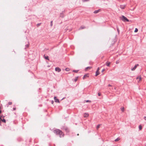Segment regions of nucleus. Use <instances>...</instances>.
Here are the masks:
<instances>
[{"instance_id":"f257e3e1","label":"nucleus","mask_w":146,"mask_h":146,"mask_svg":"<svg viewBox=\"0 0 146 146\" xmlns=\"http://www.w3.org/2000/svg\"><path fill=\"white\" fill-rule=\"evenodd\" d=\"M54 132L56 134H58L60 137H63L64 136V134L63 132L59 129H56L54 131Z\"/></svg>"},{"instance_id":"f03ea898","label":"nucleus","mask_w":146,"mask_h":146,"mask_svg":"<svg viewBox=\"0 0 146 146\" xmlns=\"http://www.w3.org/2000/svg\"><path fill=\"white\" fill-rule=\"evenodd\" d=\"M120 19L124 22L126 21L127 22L129 21V20L126 17L123 15L122 16V17H120Z\"/></svg>"},{"instance_id":"7ed1b4c3","label":"nucleus","mask_w":146,"mask_h":146,"mask_svg":"<svg viewBox=\"0 0 146 146\" xmlns=\"http://www.w3.org/2000/svg\"><path fill=\"white\" fill-rule=\"evenodd\" d=\"M139 66L138 64H137L135 65L133 68H131V70H132V71L135 70L136 68L137 67V66Z\"/></svg>"},{"instance_id":"20e7f679","label":"nucleus","mask_w":146,"mask_h":146,"mask_svg":"<svg viewBox=\"0 0 146 146\" xmlns=\"http://www.w3.org/2000/svg\"><path fill=\"white\" fill-rule=\"evenodd\" d=\"M54 99L55 102H58V103L60 102L59 100L58 99H57L56 97H55V96L54 97Z\"/></svg>"},{"instance_id":"39448f33","label":"nucleus","mask_w":146,"mask_h":146,"mask_svg":"<svg viewBox=\"0 0 146 146\" xmlns=\"http://www.w3.org/2000/svg\"><path fill=\"white\" fill-rule=\"evenodd\" d=\"M55 70L56 71H57L58 72H59L61 71V69L58 67L56 68Z\"/></svg>"},{"instance_id":"423d86ee","label":"nucleus","mask_w":146,"mask_h":146,"mask_svg":"<svg viewBox=\"0 0 146 146\" xmlns=\"http://www.w3.org/2000/svg\"><path fill=\"white\" fill-rule=\"evenodd\" d=\"M136 79L138 80V82H139L141 79V77L140 76H139Z\"/></svg>"},{"instance_id":"0eeeda50","label":"nucleus","mask_w":146,"mask_h":146,"mask_svg":"<svg viewBox=\"0 0 146 146\" xmlns=\"http://www.w3.org/2000/svg\"><path fill=\"white\" fill-rule=\"evenodd\" d=\"M89 114L87 113H85L84 114V117H86L88 116Z\"/></svg>"},{"instance_id":"6e6552de","label":"nucleus","mask_w":146,"mask_h":146,"mask_svg":"<svg viewBox=\"0 0 146 146\" xmlns=\"http://www.w3.org/2000/svg\"><path fill=\"white\" fill-rule=\"evenodd\" d=\"M125 7V5H121L120 6V7L122 9H124Z\"/></svg>"},{"instance_id":"1a4fd4ad","label":"nucleus","mask_w":146,"mask_h":146,"mask_svg":"<svg viewBox=\"0 0 146 146\" xmlns=\"http://www.w3.org/2000/svg\"><path fill=\"white\" fill-rule=\"evenodd\" d=\"M100 9L98 10H96V11H95L94 12V13H98L100 11Z\"/></svg>"},{"instance_id":"9d476101","label":"nucleus","mask_w":146,"mask_h":146,"mask_svg":"<svg viewBox=\"0 0 146 146\" xmlns=\"http://www.w3.org/2000/svg\"><path fill=\"white\" fill-rule=\"evenodd\" d=\"M110 64V62H107L106 63V65L107 66H109Z\"/></svg>"},{"instance_id":"9b49d317","label":"nucleus","mask_w":146,"mask_h":146,"mask_svg":"<svg viewBox=\"0 0 146 146\" xmlns=\"http://www.w3.org/2000/svg\"><path fill=\"white\" fill-rule=\"evenodd\" d=\"M85 28V26H81L80 29H84V28Z\"/></svg>"},{"instance_id":"f8f14e48","label":"nucleus","mask_w":146,"mask_h":146,"mask_svg":"<svg viewBox=\"0 0 146 146\" xmlns=\"http://www.w3.org/2000/svg\"><path fill=\"white\" fill-rule=\"evenodd\" d=\"M99 74V72L96 71V76H97Z\"/></svg>"},{"instance_id":"ddd939ff","label":"nucleus","mask_w":146,"mask_h":146,"mask_svg":"<svg viewBox=\"0 0 146 146\" xmlns=\"http://www.w3.org/2000/svg\"><path fill=\"white\" fill-rule=\"evenodd\" d=\"M139 130H141L142 128V126L141 125H139Z\"/></svg>"},{"instance_id":"4468645a","label":"nucleus","mask_w":146,"mask_h":146,"mask_svg":"<svg viewBox=\"0 0 146 146\" xmlns=\"http://www.w3.org/2000/svg\"><path fill=\"white\" fill-rule=\"evenodd\" d=\"M87 77H88V76L87 75H85L83 77V79H84L85 78Z\"/></svg>"},{"instance_id":"2eb2a0df","label":"nucleus","mask_w":146,"mask_h":146,"mask_svg":"<svg viewBox=\"0 0 146 146\" xmlns=\"http://www.w3.org/2000/svg\"><path fill=\"white\" fill-rule=\"evenodd\" d=\"M121 110L122 112H123L124 110V107L122 108H121Z\"/></svg>"},{"instance_id":"dca6fc26","label":"nucleus","mask_w":146,"mask_h":146,"mask_svg":"<svg viewBox=\"0 0 146 146\" xmlns=\"http://www.w3.org/2000/svg\"><path fill=\"white\" fill-rule=\"evenodd\" d=\"M70 70V69L68 68H66L65 69V70L67 71H69Z\"/></svg>"},{"instance_id":"f3484780","label":"nucleus","mask_w":146,"mask_h":146,"mask_svg":"<svg viewBox=\"0 0 146 146\" xmlns=\"http://www.w3.org/2000/svg\"><path fill=\"white\" fill-rule=\"evenodd\" d=\"M119 140H120V138H118L117 139H115V141H117Z\"/></svg>"},{"instance_id":"a211bd4d","label":"nucleus","mask_w":146,"mask_h":146,"mask_svg":"<svg viewBox=\"0 0 146 146\" xmlns=\"http://www.w3.org/2000/svg\"><path fill=\"white\" fill-rule=\"evenodd\" d=\"M138 31V29L137 28H135V30L134 31V32L135 33L137 32Z\"/></svg>"},{"instance_id":"6ab92c4d","label":"nucleus","mask_w":146,"mask_h":146,"mask_svg":"<svg viewBox=\"0 0 146 146\" xmlns=\"http://www.w3.org/2000/svg\"><path fill=\"white\" fill-rule=\"evenodd\" d=\"M45 58L47 60H49L48 57V56H45Z\"/></svg>"},{"instance_id":"aec40b11","label":"nucleus","mask_w":146,"mask_h":146,"mask_svg":"<svg viewBox=\"0 0 146 146\" xmlns=\"http://www.w3.org/2000/svg\"><path fill=\"white\" fill-rule=\"evenodd\" d=\"M1 119V120L2 121L4 122V123H5L6 122V120L5 119Z\"/></svg>"},{"instance_id":"412c9836","label":"nucleus","mask_w":146,"mask_h":146,"mask_svg":"<svg viewBox=\"0 0 146 146\" xmlns=\"http://www.w3.org/2000/svg\"><path fill=\"white\" fill-rule=\"evenodd\" d=\"M100 126V125H97V127H96L97 129H98L99 128Z\"/></svg>"},{"instance_id":"4be33fe9","label":"nucleus","mask_w":146,"mask_h":146,"mask_svg":"<svg viewBox=\"0 0 146 146\" xmlns=\"http://www.w3.org/2000/svg\"><path fill=\"white\" fill-rule=\"evenodd\" d=\"M73 72L77 73L78 72V70H73Z\"/></svg>"},{"instance_id":"5701e85b","label":"nucleus","mask_w":146,"mask_h":146,"mask_svg":"<svg viewBox=\"0 0 146 146\" xmlns=\"http://www.w3.org/2000/svg\"><path fill=\"white\" fill-rule=\"evenodd\" d=\"M86 102H91V101L89 100H87L86 101Z\"/></svg>"},{"instance_id":"b1692460","label":"nucleus","mask_w":146,"mask_h":146,"mask_svg":"<svg viewBox=\"0 0 146 146\" xmlns=\"http://www.w3.org/2000/svg\"><path fill=\"white\" fill-rule=\"evenodd\" d=\"M12 104V102H8V104L9 105H11Z\"/></svg>"},{"instance_id":"393cba45","label":"nucleus","mask_w":146,"mask_h":146,"mask_svg":"<svg viewBox=\"0 0 146 146\" xmlns=\"http://www.w3.org/2000/svg\"><path fill=\"white\" fill-rule=\"evenodd\" d=\"M91 68V67H87L86 68V69H90V68Z\"/></svg>"},{"instance_id":"a878e982","label":"nucleus","mask_w":146,"mask_h":146,"mask_svg":"<svg viewBox=\"0 0 146 146\" xmlns=\"http://www.w3.org/2000/svg\"><path fill=\"white\" fill-rule=\"evenodd\" d=\"M50 25L51 26H52V21H51L50 23Z\"/></svg>"},{"instance_id":"bb28decb","label":"nucleus","mask_w":146,"mask_h":146,"mask_svg":"<svg viewBox=\"0 0 146 146\" xmlns=\"http://www.w3.org/2000/svg\"><path fill=\"white\" fill-rule=\"evenodd\" d=\"M82 1H83L84 2V1H89V0H82Z\"/></svg>"},{"instance_id":"cd10ccee","label":"nucleus","mask_w":146,"mask_h":146,"mask_svg":"<svg viewBox=\"0 0 146 146\" xmlns=\"http://www.w3.org/2000/svg\"><path fill=\"white\" fill-rule=\"evenodd\" d=\"M101 95V94L100 93H98V95L99 96H100Z\"/></svg>"},{"instance_id":"c85d7f7f","label":"nucleus","mask_w":146,"mask_h":146,"mask_svg":"<svg viewBox=\"0 0 146 146\" xmlns=\"http://www.w3.org/2000/svg\"><path fill=\"white\" fill-rule=\"evenodd\" d=\"M99 69H100L99 68V67L98 68H97V71H99Z\"/></svg>"},{"instance_id":"c756f323","label":"nucleus","mask_w":146,"mask_h":146,"mask_svg":"<svg viewBox=\"0 0 146 146\" xmlns=\"http://www.w3.org/2000/svg\"><path fill=\"white\" fill-rule=\"evenodd\" d=\"M119 63V61H116V64H117Z\"/></svg>"},{"instance_id":"7c9ffc66","label":"nucleus","mask_w":146,"mask_h":146,"mask_svg":"<svg viewBox=\"0 0 146 146\" xmlns=\"http://www.w3.org/2000/svg\"><path fill=\"white\" fill-rule=\"evenodd\" d=\"M117 30L118 32H119V30L118 28H117Z\"/></svg>"},{"instance_id":"2f4dec72","label":"nucleus","mask_w":146,"mask_h":146,"mask_svg":"<svg viewBox=\"0 0 146 146\" xmlns=\"http://www.w3.org/2000/svg\"><path fill=\"white\" fill-rule=\"evenodd\" d=\"M144 118L145 120H146V117H144Z\"/></svg>"},{"instance_id":"473e14b6","label":"nucleus","mask_w":146,"mask_h":146,"mask_svg":"<svg viewBox=\"0 0 146 146\" xmlns=\"http://www.w3.org/2000/svg\"><path fill=\"white\" fill-rule=\"evenodd\" d=\"M26 46L27 47H29V45H28V44H27L26 45Z\"/></svg>"},{"instance_id":"72a5a7b5","label":"nucleus","mask_w":146,"mask_h":146,"mask_svg":"<svg viewBox=\"0 0 146 146\" xmlns=\"http://www.w3.org/2000/svg\"><path fill=\"white\" fill-rule=\"evenodd\" d=\"M105 70L104 69H103L102 70V72H103Z\"/></svg>"},{"instance_id":"f704fd0d","label":"nucleus","mask_w":146,"mask_h":146,"mask_svg":"<svg viewBox=\"0 0 146 146\" xmlns=\"http://www.w3.org/2000/svg\"><path fill=\"white\" fill-rule=\"evenodd\" d=\"M108 86H111V85H110V84H109V85H108Z\"/></svg>"},{"instance_id":"c9c22d12","label":"nucleus","mask_w":146,"mask_h":146,"mask_svg":"<svg viewBox=\"0 0 146 146\" xmlns=\"http://www.w3.org/2000/svg\"><path fill=\"white\" fill-rule=\"evenodd\" d=\"M40 23H39V24H37V25H38V26H39V25H40Z\"/></svg>"},{"instance_id":"e433bc0d","label":"nucleus","mask_w":146,"mask_h":146,"mask_svg":"<svg viewBox=\"0 0 146 146\" xmlns=\"http://www.w3.org/2000/svg\"><path fill=\"white\" fill-rule=\"evenodd\" d=\"M51 102H52V104H53V103H54L53 101H52Z\"/></svg>"},{"instance_id":"4c0bfd02","label":"nucleus","mask_w":146,"mask_h":146,"mask_svg":"<svg viewBox=\"0 0 146 146\" xmlns=\"http://www.w3.org/2000/svg\"><path fill=\"white\" fill-rule=\"evenodd\" d=\"M13 110H15V109H16V108H13Z\"/></svg>"},{"instance_id":"58836bf2","label":"nucleus","mask_w":146,"mask_h":146,"mask_svg":"<svg viewBox=\"0 0 146 146\" xmlns=\"http://www.w3.org/2000/svg\"><path fill=\"white\" fill-rule=\"evenodd\" d=\"M114 89L115 90L116 89V88L115 87L114 88Z\"/></svg>"},{"instance_id":"ea45409f","label":"nucleus","mask_w":146,"mask_h":146,"mask_svg":"<svg viewBox=\"0 0 146 146\" xmlns=\"http://www.w3.org/2000/svg\"><path fill=\"white\" fill-rule=\"evenodd\" d=\"M75 80V81H76V80H77V79H76V80Z\"/></svg>"},{"instance_id":"a19ab883","label":"nucleus","mask_w":146,"mask_h":146,"mask_svg":"<svg viewBox=\"0 0 146 146\" xmlns=\"http://www.w3.org/2000/svg\"><path fill=\"white\" fill-rule=\"evenodd\" d=\"M67 129H66V130H67Z\"/></svg>"},{"instance_id":"79ce46f5","label":"nucleus","mask_w":146,"mask_h":146,"mask_svg":"<svg viewBox=\"0 0 146 146\" xmlns=\"http://www.w3.org/2000/svg\"><path fill=\"white\" fill-rule=\"evenodd\" d=\"M145 146H146V144L145 145Z\"/></svg>"}]
</instances>
